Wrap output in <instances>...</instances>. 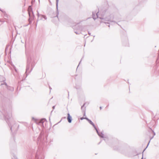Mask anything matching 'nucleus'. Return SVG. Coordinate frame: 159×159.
Wrapping results in <instances>:
<instances>
[{
    "label": "nucleus",
    "instance_id": "1",
    "mask_svg": "<svg viewBox=\"0 0 159 159\" xmlns=\"http://www.w3.org/2000/svg\"><path fill=\"white\" fill-rule=\"evenodd\" d=\"M98 12L96 13L93 12L92 14L93 18L95 20L97 18H99L102 20L100 21V23H104L108 25L109 24L108 22H113L114 21L111 20L113 18L112 15H110L108 11L107 10H104L101 13V17H98Z\"/></svg>",
    "mask_w": 159,
    "mask_h": 159
},
{
    "label": "nucleus",
    "instance_id": "2",
    "mask_svg": "<svg viewBox=\"0 0 159 159\" xmlns=\"http://www.w3.org/2000/svg\"><path fill=\"white\" fill-rule=\"evenodd\" d=\"M4 116L11 131H16L18 129L19 125L15 123L14 119L11 117V111H7L6 113L4 114Z\"/></svg>",
    "mask_w": 159,
    "mask_h": 159
},
{
    "label": "nucleus",
    "instance_id": "3",
    "mask_svg": "<svg viewBox=\"0 0 159 159\" xmlns=\"http://www.w3.org/2000/svg\"><path fill=\"white\" fill-rule=\"evenodd\" d=\"M38 141L39 142L42 143L43 144H44L47 142V137L46 135L44 134V133L42 131L38 138Z\"/></svg>",
    "mask_w": 159,
    "mask_h": 159
},
{
    "label": "nucleus",
    "instance_id": "4",
    "mask_svg": "<svg viewBox=\"0 0 159 159\" xmlns=\"http://www.w3.org/2000/svg\"><path fill=\"white\" fill-rule=\"evenodd\" d=\"M34 66L33 65L32 62L29 61H28L25 71V74H26V76L32 70Z\"/></svg>",
    "mask_w": 159,
    "mask_h": 159
},
{
    "label": "nucleus",
    "instance_id": "5",
    "mask_svg": "<svg viewBox=\"0 0 159 159\" xmlns=\"http://www.w3.org/2000/svg\"><path fill=\"white\" fill-rule=\"evenodd\" d=\"M33 119L34 120V121L36 123L43 127H44L43 125L44 123L45 122H47L45 118H43L40 120H39L34 119V118H33Z\"/></svg>",
    "mask_w": 159,
    "mask_h": 159
},
{
    "label": "nucleus",
    "instance_id": "6",
    "mask_svg": "<svg viewBox=\"0 0 159 159\" xmlns=\"http://www.w3.org/2000/svg\"><path fill=\"white\" fill-rule=\"evenodd\" d=\"M28 12L30 16V18L29 19V21L30 23V19H33L34 17V13L32 11V8L31 6H29L28 8Z\"/></svg>",
    "mask_w": 159,
    "mask_h": 159
},
{
    "label": "nucleus",
    "instance_id": "7",
    "mask_svg": "<svg viewBox=\"0 0 159 159\" xmlns=\"http://www.w3.org/2000/svg\"><path fill=\"white\" fill-rule=\"evenodd\" d=\"M37 12L38 19H39V20H43V19H44V20H47V18L46 16L39 14L38 11H37ZM38 20H39L38 19L37 21L38 22Z\"/></svg>",
    "mask_w": 159,
    "mask_h": 159
},
{
    "label": "nucleus",
    "instance_id": "8",
    "mask_svg": "<svg viewBox=\"0 0 159 159\" xmlns=\"http://www.w3.org/2000/svg\"><path fill=\"white\" fill-rule=\"evenodd\" d=\"M85 119H86L90 124L93 126L95 129L96 130V132H98V130L97 129L94 123L92 121L87 117H85Z\"/></svg>",
    "mask_w": 159,
    "mask_h": 159
},
{
    "label": "nucleus",
    "instance_id": "9",
    "mask_svg": "<svg viewBox=\"0 0 159 159\" xmlns=\"http://www.w3.org/2000/svg\"><path fill=\"white\" fill-rule=\"evenodd\" d=\"M67 120L69 123H71V122L72 118L69 113L67 114Z\"/></svg>",
    "mask_w": 159,
    "mask_h": 159
},
{
    "label": "nucleus",
    "instance_id": "10",
    "mask_svg": "<svg viewBox=\"0 0 159 159\" xmlns=\"http://www.w3.org/2000/svg\"><path fill=\"white\" fill-rule=\"evenodd\" d=\"M85 104V103H84L83 105L81 107V109L83 112H84V116L85 115V110H86V107H84V106Z\"/></svg>",
    "mask_w": 159,
    "mask_h": 159
},
{
    "label": "nucleus",
    "instance_id": "11",
    "mask_svg": "<svg viewBox=\"0 0 159 159\" xmlns=\"http://www.w3.org/2000/svg\"><path fill=\"white\" fill-rule=\"evenodd\" d=\"M98 134V135L101 137L103 138H104L103 134L102 133H99L98 131V132H96Z\"/></svg>",
    "mask_w": 159,
    "mask_h": 159
},
{
    "label": "nucleus",
    "instance_id": "12",
    "mask_svg": "<svg viewBox=\"0 0 159 159\" xmlns=\"http://www.w3.org/2000/svg\"><path fill=\"white\" fill-rule=\"evenodd\" d=\"M59 0H56V5L57 9H58V6Z\"/></svg>",
    "mask_w": 159,
    "mask_h": 159
},
{
    "label": "nucleus",
    "instance_id": "13",
    "mask_svg": "<svg viewBox=\"0 0 159 159\" xmlns=\"http://www.w3.org/2000/svg\"><path fill=\"white\" fill-rule=\"evenodd\" d=\"M35 159H39L38 156L37 154H36L35 155Z\"/></svg>",
    "mask_w": 159,
    "mask_h": 159
},
{
    "label": "nucleus",
    "instance_id": "14",
    "mask_svg": "<svg viewBox=\"0 0 159 159\" xmlns=\"http://www.w3.org/2000/svg\"><path fill=\"white\" fill-rule=\"evenodd\" d=\"M75 33H76V34H79L80 33V32H78L77 31H75Z\"/></svg>",
    "mask_w": 159,
    "mask_h": 159
},
{
    "label": "nucleus",
    "instance_id": "15",
    "mask_svg": "<svg viewBox=\"0 0 159 159\" xmlns=\"http://www.w3.org/2000/svg\"><path fill=\"white\" fill-rule=\"evenodd\" d=\"M7 89L9 90H11V91L13 90H14V89L12 87H11V89H9L8 88H7Z\"/></svg>",
    "mask_w": 159,
    "mask_h": 159
},
{
    "label": "nucleus",
    "instance_id": "16",
    "mask_svg": "<svg viewBox=\"0 0 159 159\" xmlns=\"http://www.w3.org/2000/svg\"><path fill=\"white\" fill-rule=\"evenodd\" d=\"M13 68H14V69L16 71V72L17 71V70H16V67H15V66H13Z\"/></svg>",
    "mask_w": 159,
    "mask_h": 159
},
{
    "label": "nucleus",
    "instance_id": "17",
    "mask_svg": "<svg viewBox=\"0 0 159 159\" xmlns=\"http://www.w3.org/2000/svg\"><path fill=\"white\" fill-rule=\"evenodd\" d=\"M35 2V0H32V3H33V2Z\"/></svg>",
    "mask_w": 159,
    "mask_h": 159
},
{
    "label": "nucleus",
    "instance_id": "18",
    "mask_svg": "<svg viewBox=\"0 0 159 159\" xmlns=\"http://www.w3.org/2000/svg\"><path fill=\"white\" fill-rule=\"evenodd\" d=\"M83 119H85V118L84 117H81L80 118V119L81 120H83Z\"/></svg>",
    "mask_w": 159,
    "mask_h": 159
},
{
    "label": "nucleus",
    "instance_id": "19",
    "mask_svg": "<svg viewBox=\"0 0 159 159\" xmlns=\"http://www.w3.org/2000/svg\"><path fill=\"white\" fill-rule=\"evenodd\" d=\"M55 108V106H53L52 107V108L53 109H54Z\"/></svg>",
    "mask_w": 159,
    "mask_h": 159
},
{
    "label": "nucleus",
    "instance_id": "20",
    "mask_svg": "<svg viewBox=\"0 0 159 159\" xmlns=\"http://www.w3.org/2000/svg\"><path fill=\"white\" fill-rule=\"evenodd\" d=\"M150 142V141H149V143H148V145H147V147H146V148L148 147V145H149V143Z\"/></svg>",
    "mask_w": 159,
    "mask_h": 159
},
{
    "label": "nucleus",
    "instance_id": "21",
    "mask_svg": "<svg viewBox=\"0 0 159 159\" xmlns=\"http://www.w3.org/2000/svg\"><path fill=\"white\" fill-rule=\"evenodd\" d=\"M102 107H100V109H101H101H102Z\"/></svg>",
    "mask_w": 159,
    "mask_h": 159
},
{
    "label": "nucleus",
    "instance_id": "22",
    "mask_svg": "<svg viewBox=\"0 0 159 159\" xmlns=\"http://www.w3.org/2000/svg\"><path fill=\"white\" fill-rule=\"evenodd\" d=\"M81 61H80V63H79V65L80 64V63H81ZM79 66V65H78V67Z\"/></svg>",
    "mask_w": 159,
    "mask_h": 159
},
{
    "label": "nucleus",
    "instance_id": "23",
    "mask_svg": "<svg viewBox=\"0 0 159 159\" xmlns=\"http://www.w3.org/2000/svg\"><path fill=\"white\" fill-rule=\"evenodd\" d=\"M49 89L50 90L52 89V88L50 87H49Z\"/></svg>",
    "mask_w": 159,
    "mask_h": 159
},
{
    "label": "nucleus",
    "instance_id": "24",
    "mask_svg": "<svg viewBox=\"0 0 159 159\" xmlns=\"http://www.w3.org/2000/svg\"><path fill=\"white\" fill-rule=\"evenodd\" d=\"M57 17H58V19L59 20V18H58V16L57 15Z\"/></svg>",
    "mask_w": 159,
    "mask_h": 159
},
{
    "label": "nucleus",
    "instance_id": "25",
    "mask_svg": "<svg viewBox=\"0 0 159 159\" xmlns=\"http://www.w3.org/2000/svg\"><path fill=\"white\" fill-rule=\"evenodd\" d=\"M108 25V27H110V25Z\"/></svg>",
    "mask_w": 159,
    "mask_h": 159
},
{
    "label": "nucleus",
    "instance_id": "26",
    "mask_svg": "<svg viewBox=\"0 0 159 159\" xmlns=\"http://www.w3.org/2000/svg\"><path fill=\"white\" fill-rule=\"evenodd\" d=\"M155 133H154V135H155Z\"/></svg>",
    "mask_w": 159,
    "mask_h": 159
},
{
    "label": "nucleus",
    "instance_id": "27",
    "mask_svg": "<svg viewBox=\"0 0 159 159\" xmlns=\"http://www.w3.org/2000/svg\"><path fill=\"white\" fill-rule=\"evenodd\" d=\"M152 138H151V139H152V138Z\"/></svg>",
    "mask_w": 159,
    "mask_h": 159
},
{
    "label": "nucleus",
    "instance_id": "28",
    "mask_svg": "<svg viewBox=\"0 0 159 159\" xmlns=\"http://www.w3.org/2000/svg\"><path fill=\"white\" fill-rule=\"evenodd\" d=\"M146 148H146L145 149H144V151H145V149Z\"/></svg>",
    "mask_w": 159,
    "mask_h": 159
},
{
    "label": "nucleus",
    "instance_id": "29",
    "mask_svg": "<svg viewBox=\"0 0 159 159\" xmlns=\"http://www.w3.org/2000/svg\"><path fill=\"white\" fill-rule=\"evenodd\" d=\"M146 148H146L145 149H144V151H145V149Z\"/></svg>",
    "mask_w": 159,
    "mask_h": 159
},
{
    "label": "nucleus",
    "instance_id": "30",
    "mask_svg": "<svg viewBox=\"0 0 159 159\" xmlns=\"http://www.w3.org/2000/svg\"><path fill=\"white\" fill-rule=\"evenodd\" d=\"M104 139L105 140H106V139Z\"/></svg>",
    "mask_w": 159,
    "mask_h": 159
},
{
    "label": "nucleus",
    "instance_id": "31",
    "mask_svg": "<svg viewBox=\"0 0 159 159\" xmlns=\"http://www.w3.org/2000/svg\"><path fill=\"white\" fill-rule=\"evenodd\" d=\"M5 85H7V84H6H6H5Z\"/></svg>",
    "mask_w": 159,
    "mask_h": 159
},
{
    "label": "nucleus",
    "instance_id": "32",
    "mask_svg": "<svg viewBox=\"0 0 159 159\" xmlns=\"http://www.w3.org/2000/svg\"><path fill=\"white\" fill-rule=\"evenodd\" d=\"M143 159V157H142V159Z\"/></svg>",
    "mask_w": 159,
    "mask_h": 159
},
{
    "label": "nucleus",
    "instance_id": "33",
    "mask_svg": "<svg viewBox=\"0 0 159 159\" xmlns=\"http://www.w3.org/2000/svg\"><path fill=\"white\" fill-rule=\"evenodd\" d=\"M0 10L1 11V10L0 9Z\"/></svg>",
    "mask_w": 159,
    "mask_h": 159
}]
</instances>
